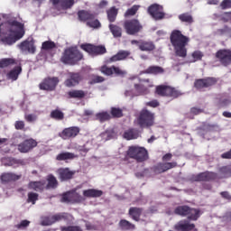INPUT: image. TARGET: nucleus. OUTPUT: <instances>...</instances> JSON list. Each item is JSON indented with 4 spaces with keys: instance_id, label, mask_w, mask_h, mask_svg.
<instances>
[{
    "instance_id": "nucleus-1",
    "label": "nucleus",
    "mask_w": 231,
    "mask_h": 231,
    "mask_svg": "<svg viewBox=\"0 0 231 231\" xmlns=\"http://www.w3.org/2000/svg\"><path fill=\"white\" fill-rule=\"evenodd\" d=\"M24 37V25L17 21L7 22L0 24V42L3 44H15Z\"/></svg>"
},
{
    "instance_id": "nucleus-2",
    "label": "nucleus",
    "mask_w": 231,
    "mask_h": 231,
    "mask_svg": "<svg viewBox=\"0 0 231 231\" xmlns=\"http://www.w3.org/2000/svg\"><path fill=\"white\" fill-rule=\"evenodd\" d=\"M189 37L183 35L180 31L174 30L171 34V42L175 50L177 57L185 59L187 57V44H189Z\"/></svg>"
},
{
    "instance_id": "nucleus-3",
    "label": "nucleus",
    "mask_w": 231,
    "mask_h": 231,
    "mask_svg": "<svg viewBox=\"0 0 231 231\" xmlns=\"http://www.w3.org/2000/svg\"><path fill=\"white\" fill-rule=\"evenodd\" d=\"M82 53L79 51L77 47H71L65 50L63 56L61 57V62L64 64H77L79 60H82Z\"/></svg>"
},
{
    "instance_id": "nucleus-4",
    "label": "nucleus",
    "mask_w": 231,
    "mask_h": 231,
    "mask_svg": "<svg viewBox=\"0 0 231 231\" xmlns=\"http://www.w3.org/2000/svg\"><path fill=\"white\" fill-rule=\"evenodd\" d=\"M73 216L68 213H58L56 215L51 217H42V225L43 226H50V225H53V223H57V221H68V223H71L73 221Z\"/></svg>"
},
{
    "instance_id": "nucleus-5",
    "label": "nucleus",
    "mask_w": 231,
    "mask_h": 231,
    "mask_svg": "<svg viewBox=\"0 0 231 231\" xmlns=\"http://www.w3.org/2000/svg\"><path fill=\"white\" fill-rule=\"evenodd\" d=\"M175 214L179 216H188V219L196 221L201 213L196 208H190L188 206H180L175 209Z\"/></svg>"
},
{
    "instance_id": "nucleus-6",
    "label": "nucleus",
    "mask_w": 231,
    "mask_h": 231,
    "mask_svg": "<svg viewBox=\"0 0 231 231\" xmlns=\"http://www.w3.org/2000/svg\"><path fill=\"white\" fill-rule=\"evenodd\" d=\"M140 127H150L154 124V116L149 110H143L138 118Z\"/></svg>"
},
{
    "instance_id": "nucleus-7",
    "label": "nucleus",
    "mask_w": 231,
    "mask_h": 231,
    "mask_svg": "<svg viewBox=\"0 0 231 231\" xmlns=\"http://www.w3.org/2000/svg\"><path fill=\"white\" fill-rule=\"evenodd\" d=\"M157 95H161V97H171V98H178L181 93L180 91L175 90L173 88L168 86H159L156 88Z\"/></svg>"
},
{
    "instance_id": "nucleus-8",
    "label": "nucleus",
    "mask_w": 231,
    "mask_h": 231,
    "mask_svg": "<svg viewBox=\"0 0 231 231\" xmlns=\"http://www.w3.org/2000/svg\"><path fill=\"white\" fill-rule=\"evenodd\" d=\"M19 50L22 51L23 55H28L29 53L33 55L35 53V43L33 42V40H26L18 44Z\"/></svg>"
},
{
    "instance_id": "nucleus-9",
    "label": "nucleus",
    "mask_w": 231,
    "mask_h": 231,
    "mask_svg": "<svg viewBox=\"0 0 231 231\" xmlns=\"http://www.w3.org/2000/svg\"><path fill=\"white\" fill-rule=\"evenodd\" d=\"M80 48L84 50V51H87V53H89V55H103V53H106V47L104 46H95L87 43L81 44Z\"/></svg>"
},
{
    "instance_id": "nucleus-10",
    "label": "nucleus",
    "mask_w": 231,
    "mask_h": 231,
    "mask_svg": "<svg viewBox=\"0 0 231 231\" xmlns=\"http://www.w3.org/2000/svg\"><path fill=\"white\" fill-rule=\"evenodd\" d=\"M125 30L128 35H134V33H138L142 30V26L138 20H130L125 23Z\"/></svg>"
},
{
    "instance_id": "nucleus-11",
    "label": "nucleus",
    "mask_w": 231,
    "mask_h": 231,
    "mask_svg": "<svg viewBox=\"0 0 231 231\" xmlns=\"http://www.w3.org/2000/svg\"><path fill=\"white\" fill-rule=\"evenodd\" d=\"M79 133H80L79 126H71L62 130V132L59 134V136L62 138V140H70V138H76Z\"/></svg>"
},
{
    "instance_id": "nucleus-12",
    "label": "nucleus",
    "mask_w": 231,
    "mask_h": 231,
    "mask_svg": "<svg viewBox=\"0 0 231 231\" xmlns=\"http://www.w3.org/2000/svg\"><path fill=\"white\" fill-rule=\"evenodd\" d=\"M59 84V78H46L42 83H40V89L44 91H53Z\"/></svg>"
},
{
    "instance_id": "nucleus-13",
    "label": "nucleus",
    "mask_w": 231,
    "mask_h": 231,
    "mask_svg": "<svg viewBox=\"0 0 231 231\" xmlns=\"http://www.w3.org/2000/svg\"><path fill=\"white\" fill-rule=\"evenodd\" d=\"M2 163L5 167H14V169L17 167H20V165L24 166L26 165L27 162L26 160L23 159H14L12 157H5L2 159Z\"/></svg>"
},
{
    "instance_id": "nucleus-14",
    "label": "nucleus",
    "mask_w": 231,
    "mask_h": 231,
    "mask_svg": "<svg viewBox=\"0 0 231 231\" xmlns=\"http://www.w3.org/2000/svg\"><path fill=\"white\" fill-rule=\"evenodd\" d=\"M216 57L223 66H228L231 64V51L230 50H220L217 52Z\"/></svg>"
},
{
    "instance_id": "nucleus-15",
    "label": "nucleus",
    "mask_w": 231,
    "mask_h": 231,
    "mask_svg": "<svg viewBox=\"0 0 231 231\" xmlns=\"http://www.w3.org/2000/svg\"><path fill=\"white\" fill-rule=\"evenodd\" d=\"M148 14H150V15H152V17L156 21L158 19H163V7L156 4L152 5L148 8Z\"/></svg>"
},
{
    "instance_id": "nucleus-16",
    "label": "nucleus",
    "mask_w": 231,
    "mask_h": 231,
    "mask_svg": "<svg viewBox=\"0 0 231 231\" xmlns=\"http://www.w3.org/2000/svg\"><path fill=\"white\" fill-rule=\"evenodd\" d=\"M34 147H37V141L28 139L18 144V151L21 152H30Z\"/></svg>"
},
{
    "instance_id": "nucleus-17",
    "label": "nucleus",
    "mask_w": 231,
    "mask_h": 231,
    "mask_svg": "<svg viewBox=\"0 0 231 231\" xmlns=\"http://www.w3.org/2000/svg\"><path fill=\"white\" fill-rule=\"evenodd\" d=\"M177 231H196V226L189 220H180L174 226Z\"/></svg>"
},
{
    "instance_id": "nucleus-18",
    "label": "nucleus",
    "mask_w": 231,
    "mask_h": 231,
    "mask_svg": "<svg viewBox=\"0 0 231 231\" xmlns=\"http://www.w3.org/2000/svg\"><path fill=\"white\" fill-rule=\"evenodd\" d=\"M217 82L215 78H208L206 79H198L195 81V88L197 89H203V88H210V86H214Z\"/></svg>"
},
{
    "instance_id": "nucleus-19",
    "label": "nucleus",
    "mask_w": 231,
    "mask_h": 231,
    "mask_svg": "<svg viewBox=\"0 0 231 231\" xmlns=\"http://www.w3.org/2000/svg\"><path fill=\"white\" fill-rule=\"evenodd\" d=\"M80 82V74L79 73H69L68 79L65 80L64 84L67 88H74L78 86Z\"/></svg>"
},
{
    "instance_id": "nucleus-20",
    "label": "nucleus",
    "mask_w": 231,
    "mask_h": 231,
    "mask_svg": "<svg viewBox=\"0 0 231 231\" xmlns=\"http://www.w3.org/2000/svg\"><path fill=\"white\" fill-rule=\"evenodd\" d=\"M101 72L104 73V75H113V73H116V75H125V70H122L120 68L118 67H106V66H103L101 68Z\"/></svg>"
},
{
    "instance_id": "nucleus-21",
    "label": "nucleus",
    "mask_w": 231,
    "mask_h": 231,
    "mask_svg": "<svg viewBox=\"0 0 231 231\" xmlns=\"http://www.w3.org/2000/svg\"><path fill=\"white\" fill-rule=\"evenodd\" d=\"M178 163L176 162H164V163H159L155 166V172L157 174H162V172H166V171H169L171 169H174Z\"/></svg>"
},
{
    "instance_id": "nucleus-22",
    "label": "nucleus",
    "mask_w": 231,
    "mask_h": 231,
    "mask_svg": "<svg viewBox=\"0 0 231 231\" xmlns=\"http://www.w3.org/2000/svg\"><path fill=\"white\" fill-rule=\"evenodd\" d=\"M74 174H75V171H71L68 168H61L58 170V175L61 181L71 180Z\"/></svg>"
},
{
    "instance_id": "nucleus-23",
    "label": "nucleus",
    "mask_w": 231,
    "mask_h": 231,
    "mask_svg": "<svg viewBox=\"0 0 231 231\" xmlns=\"http://www.w3.org/2000/svg\"><path fill=\"white\" fill-rule=\"evenodd\" d=\"M131 55V52L127 51H120L116 55L112 56L108 62H118V60H124L125 59H127Z\"/></svg>"
},
{
    "instance_id": "nucleus-24",
    "label": "nucleus",
    "mask_w": 231,
    "mask_h": 231,
    "mask_svg": "<svg viewBox=\"0 0 231 231\" xmlns=\"http://www.w3.org/2000/svg\"><path fill=\"white\" fill-rule=\"evenodd\" d=\"M75 198H79V199H75ZM82 200H83L82 197H79V194L71 193V192L65 193L61 199V201H63V203H71V201L79 202Z\"/></svg>"
},
{
    "instance_id": "nucleus-25",
    "label": "nucleus",
    "mask_w": 231,
    "mask_h": 231,
    "mask_svg": "<svg viewBox=\"0 0 231 231\" xmlns=\"http://www.w3.org/2000/svg\"><path fill=\"white\" fill-rule=\"evenodd\" d=\"M147 86L149 85V79L140 81V84H134V88L139 95H147Z\"/></svg>"
},
{
    "instance_id": "nucleus-26",
    "label": "nucleus",
    "mask_w": 231,
    "mask_h": 231,
    "mask_svg": "<svg viewBox=\"0 0 231 231\" xmlns=\"http://www.w3.org/2000/svg\"><path fill=\"white\" fill-rule=\"evenodd\" d=\"M54 6H61V8H71L75 5L74 0H51Z\"/></svg>"
},
{
    "instance_id": "nucleus-27",
    "label": "nucleus",
    "mask_w": 231,
    "mask_h": 231,
    "mask_svg": "<svg viewBox=\"0 0 231 231\" xmlns=\"http://www.w3.org/2000/svg\"><path fill=\"white\" fill-rule=\"evenodd\" d=\"M102 194H104L102 190L95 189H86L83 191V196L85 198H100Z\"/></svg>"
},
{
    "instance_id": "nucleus-28",
    "label": "nucleus",
    "mask_w": 231,
    "mask_h": 231,
    "mask_svg": "<svg viewBox=\"0 0 231 231\" xmlns=\"http://www.w3.org/2000/svg\"><path fill=\"white\" fill-rule=\"evenodd\" d=\"M22 71L23 68H21V66H16L9 71V73L7 74V79H9V80H17Z\"/></svg>"
},
{
    "instance_id": "nucleus-29",
    "label": "nucleus",
    "mask_w": 231,
    "mask_h": 231,
    "mask_svg": "<svg viewBox=\"0 0 231 231\" xmlns=\"http://www.w3.org/2000/svg\"><path fill=\"white\" fill-rule=\"evenodd\" d=\"M216 178V173L214 172H203L195 178V181H208L209 180H214Z\"/></svg>"
},
{
    "instance_id": "nucleus-30",
    "label": "nucleus",
    "mask_w": 231,
    "mask_h": 231,
    "mask_svg": "<svg viewBox=\"0 0 231 231\" xmlns=\"http://www.w3.org/2000/svg\"><path fill=\"white\" fill-rule=\"evenodd\" d=\"M123 136L125 140H136L140 136V132L136 129H129L124 133Z\"/></svg>"
},
{
    "instance_id": "nucleus-31",
    "label": "nucleus",
    "mask_w": 231,
    "mask_h": 231,
    "mask_svg": "<svg viewBox=\"0 0 231 231\" xmlns=\"http://www.w3.org/2000/svg\"><path fill=\"white\" fill-rule=\"evenodd\" d=\"M100 136L102 140H104V142H107V140H112V138H115V136H116V132H115V129L113 128H108L105 132H103Z\"/></svg>"
},
{
    "instance_id": "nucleus-32",
    "label": "nucleus",
    "mask_w": 231,
    "mask_h": 231,
    "mask_svg": "<svg viewBox=\"0 0 231 231\" xmlns=\"http://www.w3.org/2000/svg\"><path fill=\"white\" fill-rule=\"evenodd\" d=\"M75 158H79V155H76L73 152H61L57 155L56 160L59 162H62L65 160H75Z\"/></svg>"
},
{
    "instance_id": "nucleus-33",
    "label": "nucleus",
    "mask_w": 231,
    "mask_h": 231,
    "mask_svg": "<svg viewBox=\"0 0 231 231\" xmlns=\"http://www.w3.org/2000/svg\"><path fill=\"white\" fill-rule=\"evenodd\" d=\"M79 15V19L81 21H87V23L88 21H92V19H95V14L88 12V11H79L78 13Z\"/></svg>"
},
{
    "instance_id": "nucleus-34",
    "label": "nucleus",
    "mask_w": 231,
    "mask_h": 231,
    "mask_svg": "<svg viewBox=\"0 0 231 231\" xmlns=\"http://www.w3.org/2000/svg\"><path fill=\"white\" fill-rule=\"evenodd\" d=\"M29 188L36 191L43 190V189H46V181L42 180V181L31 182L29 184Z\"/></svg>"
},
{
    "instance_id": "nucleus-35",
    "label": "nucleus",
    "mask_w": 231,
    "mask_h": 231,
    "mask_svg": "<svg viewBox=\"0 0 231 231\" xmlns=\"http://www.w3.org/2000/svg\"><path fill=\"white\" fill-rule=\"evenodd\" d=\"M154 48V43L152 42H141L139 44V50H141V51H152Z\"/></svg>"
},
{
    "instance_id": "nucleus-36",
    "label": "nucleus",
    "mask_w": 231,
    "mask_h": 231,
    "mask_svg": "<svg viewBox=\"0 0 231 231\" xmlns=\"http://www.w3.org/2000/svg\"><path fill=\"white\" fill-rule=\"evenodd\" d=\"M138 152L137 162H145L149 158V154L147 153V150L143 147H139V150L135 151Z\"/></svg>"
},
{
    "instance_id": "nucleus-37",
    "label": "nucleus",
    "mask_w": 231,
    "mask_h": 231,
    "mask_svg": "<svg viewBox=\"0 0 231 231\" xmlns=\"http://www.w3.org/2000/svg\"><path fill=\"white\" fill-rule=\"evenodd\" d=\"M129 215L134 221H138L140 219V216L142 215V209L139 208H131L129 209Z\"/></svg>"
},
{
    "instance_id": "nucleus-38",
    "label": "nucleus",
    "mask_w": 231,
    "mask_h": 231,
    "mask_svg": "<svg viewBox=\"0 0 231 231\" xmlns=\"http://www.w3.org/2000/svg\"><path fill=\"white\" fill-rule=\"evenodd\" d=\"M119 227L121 230H134V225L125 219L120 220Z\"/></svg>"
},
{
    "instance_id": "nucleus-39",
    "label": "nucleus",
    "mask_w": 231,
    "mask_h": 231,
    "mask_svg": "<svg viewBox=\"0 0 231 231\" xmlns=\"http://www.w3.org/2000/svg\"><path fill=\"white\" fill-rule=\"evenodd\" d=\"M20 176L15 173H4L1 177L2 181H15V180H19Z\"/></svg>"
},
{
    "instance_id": "nucleus-40",
    "label": "nucleus",
    "mask_w": 231,
    "mask_h": 231,
    "mask_svg": "<svg viewBox=\"0 0 231 231\" xmlns=\"http://www.w3.org/2000/svg\"><path fill=\"white\" fill-rule=\"evenodd\" d=\"M137 150H140L139 146H131L129 147L128 151H127V156H129V158H134V160H138V152H135Z\"/></svg>"
},
{
    "instance_id": "nucleus-41",
    "label": "nucleus",
    "mask_w": 231,
    "mask_h": 231,
    "mask_svg": "<svg viewBox=\"0 0 231 231\" xmlns=\"http://www.w3.org/2000/svg\"><path fill=\"white\" fill-rule=\"evenodd\" d=\"M58 185L57 178L53 175H49L48 177V185L45 184L47 189H56Z\"/></svg>"
},
{
    "instance_id": "nucleus-42",
    "label": "nucleus",
    "mask_w": 231,
    "mask_h": 231,
    "mask_svg": "<svg viewBox=\"0 0 231 231\" xmlns=\"http://www.w3.org/2000/svg\"><path fill=\"white\" fill-rule=\"evenodd\" d=\"M109 29L114 37H122V28L116 25L110 24Z\"/></svg>"
},
{
    "instance_id": "nucleus-43",
    "label": "nucleus",
    "mask_w": 231,
    "mask_h": 231,
    "mask_svg": "<svg viewBox=\"0 0 231 231\" xmlns=\"http://www.w3.org/2000/svg\"><path fill=\"white\" fill-rule=\"evenodd\" d=\"M69 96L70 98H84L86 94L82 90H72L69 92Z\"/></svg>"
},
{
    "instance_id": "nucleus-44",
    "label": "nucleus",
    "mask_w": 231,
    "mask_h": 231,
    "mask_svg": "<svg viewBox=\"0 0 231 231\" xmlns=\"http://www.w3.org/2000/svg\"><path fill=\"white\" fill-rule=\"evenodd\" d=\"M145 73H151L152 75H159V73H163V69L159 66H152L148 68Z\"/></svg>"
},
{
    "instance_id": "nucleus-45",
    "label": "nucleus",
    "mask_w": 231,
    "mask_h": 231,
    "mask_svg": "<svg viewBox=\"0 0 231 231\" xmlns=\"http://www.w3.org/2000/svg\"><path fill=\"white\" fill-rule=\"evenodd\" d=\"M118 14V11L112 7L110 10L107 11V17L110 23H115V19H116V15Z\"/></svg>"
},
{
    "instance_id": "nucleus-46",
    "label": "nucleus",
    "mask_w": 231,
    "mask_h": 231,
    "mask_svg": "<svg viewBox=\"0 0 231 231\" xmlns=\"http://www.w3.org/2000/svg\"><path fill=\"white\" fill-rule=\"evenodd\" d=\"M97 120H99V122H106V120H109L111 118V116L107 112H100L96 115Z\"/></svg>"
},
{
    "instance_id": "nucleus-47",
    "label": "nucleus",
    "mask_w": 231,
    "mask_h": 231,
    "mask_svg": "<svg viewBox=\"0 0 231 231\" xmlns=\"http://www.w3.org/2000/svg\"><path fill=\"white\" fill-rule=\"evenodd\" d=\"M192 60L190 62H198V60H201L203 59V52L201 51H195L191 54Z\"/></svg>"
},
{
    "instance_id": "nucleus-48",
    "label": "nucleus",
    "mask_w": 231,
    "mask_h": 231,
    "mask_svg": "<svg viewBox=\"0 0 231 231\" xmlns=\"http://www.w3.org/2000/svg\"><path fill=\"white\" fill-rule=\"evenodd\" d=\"M87 25L89 26V28H94V29H98L102 26V24L100 23V22L98 20H89L88 22H87Z\"/></svg>"
},
{
    "instance_id": "nucleus-49",
    "label": "nucleus",
    "mask_w": 231,
    "mask_h": 231,
    "mask_svg": "<svg viewBox=\"0 0 231 231\" xmlns=\"http://www.w3.org/2000/svg\"><path fill=\"white\" fill-rule=\"evenodd\" d=\"M61 231H84L80 226H61Z\"/></svg>"
},
{
    "instance_id": "nucleus-50",
    "label": "nucleus",
    "mask_w": 231,
    "mask_h": 231,
    "mask_svg": "<svg viewBox=\"0 0 231 231\" xmlns=\"http://www.w3.org/2000/svg\"><path fill=\"white\" fill-rule=\"evenodd\" d=\"M14 59H10V58L2 59L0 60V68H6L10 66V64H14Z\"/></svg>"
},
{
    "instance_id": "nucleus-51",
    "label": "nucleus",
    "mask_w": 231,
    "mask_h": 231,
    "mask_svg": "<svg viewBox=\"0 0 231 231\" xmlns=\"http://www.w3.org/2000/svg\"><path fill=\"white\" fill-rule=\"evenodd\" d=\"M51 118H55V120H62L64 118V114L60 110H54L51 113Z\"/></svg>"
},
{
    "instance_id": "nucleus-52",
    "label": "nucleus",
    "mask_w": 231,
    "mask_h": 231,
    "mask_svg": "<svg viewBox=\"0 0 231 231\" xmlns=\"http://www.w3.org/2000/svg\"><path fill=\"white\" fill-rule=\"evenodd\" d=\"M220 173L222 178H228L231 175V168L230 166H226L220 169Z\"/></svg>"
},
{
    "instance_id": "nucleus-53",
    "label": "nucleus",
    "mask_w": 231,
    "mask_h": 231,
    "mask_svg": "<svg viewBox=\"0 0 231 231\" xmlns=\"http://www.w3.org/2000/svg\"><path fill=\"white\" fill-rule=\"evenodd\" d=\"M39 199V194L31 192L28 194V203H32V205H35V202Z\"/></svg>"
},
{
    "instance_id": "nucleus-54",
    "label": "nucleus",
    "mask_w": 231,
    "mask_h": 231,
    "mask_svg": "<svg viewBox=\"0 0 231 231\" xmlns=\"http://www.w3.org/2000/svg\"><path fill=\"white\" fill-rule=\"evenodd\" d=\"M179 19L182 21V23H192V15L189 14H182L179 15Z\"/></svg>"
},
{
    "instance_id": "nucleus-55",
    "label": "nucleus",
    "mask_w": 231,
    "mask_h": 231,
    "mask_svg": "<svg viewBox=\"0 0 231 231\" xmlns=\"http://www.w3.org/2000/svg\"><path fill=\"white\" fill-rule=\"evenodd\" d=\"M42 50H53L55 48V42L51 41L44 42L42 45Z\"/></svg>"
},
{
    "instance_id": "nucleus-56",
    "label": "nucleus",
    "mask_w": 231,
    "mask_h": 231,
    "mask_svg": "<svg viewBox=\"0 0 231 231\" xmlns=\"http://www.w3.org/2000/svg\"><path fill=\"white\" fill-rule=\"evenodd\" d=\"M27 226H30V221L28 220H22L20 224L16 225V228L19 230H24Z\"/></svg>"
},
{
    "instance_id": "nucleus-57",
    "label": "nucleus",
    "mask_w": 231,
    "mask_h": 231,
    "mask_svg": "<svg viewBox=\"0 0 231 231\" xmlns=\"http://www.w3.org/2000/svg\"><path fill=\"white\" fill-rule=\"evenodd\" d=\"M73 149H76V151H79V152H81V154H86L87 152H89V148H86V145L80 146H72Z\"/></svg>"
},
{
    "instance_id": "nucleus-58",
    "label": "nucleus",
    "mask_w": 231,
    "mask_h": 231,
    "mask_svg": "<svg viewBox=\"0 0 231 231\" xmlns=\"http://www.w3.org/2000/svg\"><path fill=\"white\" fill-rule=\"evenodd\" d=\"M85 226H86V229L88 231H95V230H98L99 228L98 225L91 224L89 222H86Z\"/></svg>"
},
{
    "instance_id": "nucleus-59",
    "label": "nucleus",
    "mask_w": 231,
    "mask_h": 231,
    "mask_svg": "<svg viewBox=\"0 0 231 231\" xmlns=\"http://www.w3.org/2000/svg\"><path fill=\"white\" fill-rule=\"evenodd\" d=\"M138 8H140V5H134L126 11L125 15H134L138 12Z\"/></svg>"
},
{
    "instance_id": "nucleus-60",
    "label": "nucleus",
    "mask_w": 231,
    "mask_h": 231,
    "mask_svg": "<svg viewBox=\"0 0 231 231\" xmlns=\"http://www.w3.org/2000/svg\"><path fill=\"white\" fill-rule=\"evenodd\" d=\"M25 120H27V122H36L37 121V115L35 114H28L25 115Z\"/></svg>"
},
{
    "instance_id": "nucleus-61",
    "label": "nucleus",
    "mask_w": 231,
    "mask_h": 231,
    "mask_svg": "<svg viewBox=\"0 0 231 231\" xmlns=\"http://www.w3.org/2000/svg\"><path fill=\"white\" fill-rule=\"evenodd\" d=\"M111 113L113 116H116L117 118H120V116H122V110L120 108L113 107Z\"/></svg>"
},
{
    "instance_id": "nucleus-62",
    "label": "nucleus",
    "mask_w": 231,
    "mask_h": 231,
    "mask_svg": "<svg viewBox=\"0 0 231 231\" xmlns=\"http://www.w3.org/2000/svg\"><path fill=\"white\" fill-rule=\"evenodd\" d=\"M220 6L223 10H226V8H231V0H224Z\"/></svg>"
},
{
    "instance_id": "nucleus-63",
    "label": "nucleus",
    "mask_w": 231,
    "mask_h": 231,
    "mask_svg": "<svg viewBox=\"0 0 231 231\" xmlns=\"http://www.w3.org/2000/svg\"><path fill=\"white\" fill-rule=\"evenodd\" d=\"M220 33L222 35H226L227 37L231 38V28L224 27L223 29L220 30Z\"/></svg>"
},
{
    "instance_id": "nucleus-64",
    "label": "nucleus",
    "mask_w": 231,
    "mask_h": 231,
    "mask_svg": "<svg viewBox=\"0 0 231 231\" xmlns=\"http://www.w3.org/2000/svg\"><path fill=\"white\" fill-rule=\"evenodd\" d=\"M15 129H24V122L23 121H16L14 124Z\"/></svg>"
}]
</instances>
